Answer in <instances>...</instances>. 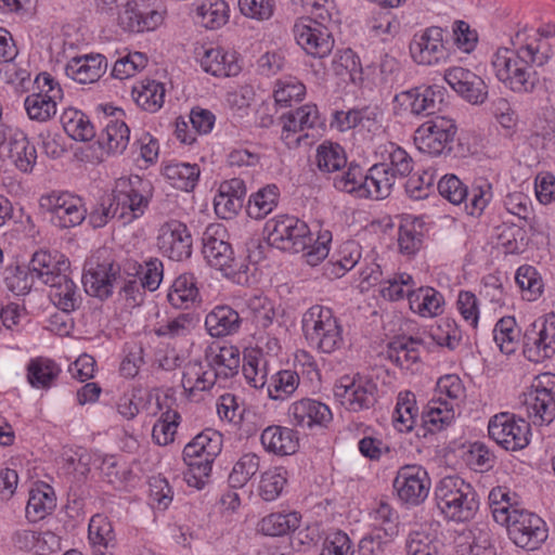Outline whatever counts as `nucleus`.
Returning a JSON list of instances; mask_svg holds the SVG:
<instances>
[{
  "mask_svg": "<svg viewBox=\"0 0 555 555\" xmlns=\"http://www.w3.org/2000/svg\"><path fill=\"white\" fill-rule=\"evenodd\" d=\"M302 331L311 347L323 353H332L344 345L343 327L333 311L313 306L302 317Z\"/></svg>",
  "mask_w": 555,
  "mask_h": 555,
  "instance_id": "4",
  "label": "nucleus"
},
{
  "mask_svg": "<svg viewBox=\"0 0 555 555\" xmlns=\"http://www.w3.org/2000/svg\"><path fill=\"white\" fill-rule=\"evenodd\" d=\"M528 417L534 425H548L555 418V399L533 387L524 395Z\"/></svg>",
  "mask_w": 555,
  "mask_h": 555,
  "instance_id": "27",
  "label": "nucleus"
},
{
  "mask_svg": "<svg viewBox=\"0 0 555 555\" xmlns=\"http://www.w3.org/2000/svg\"><path fill=\"white\" fill-rule=\"evenodd\" d=\"M333 185L340 192L354 194L359 198H367L370 191L365 189V173L357 164H350L346 171L333 177Z\"/></svg>",
  "mask_w": 555,
  "mask_h": 555,
  "instance_id": "37",
  "label": "nucleus"
},
{
  "mask_svg": "<svg viewBox=\"0 0 555 555\" xmlns=\"http://www.w3.org/2000/svg\"><path fill=\"white\" fill-rule=\"evenodd\" d=\"M500 525L506 527L509 539L522 548L535 550L547 538L544 521L524 509H513L507 521Z\"/></svg>",
  "mask_w": 555,
  "mask_h": 555,
  "instance_id": "9",
  "label": "nucleus"
},
{
  "mask_svg": "<svg viewBox=\"0 0 555 555\" xmlns=\"http://www.w3.org/2000/svg\"><path fill=\"white\" fill-rule=\"evenodd\" d=\"M41 206L51 212V222L60 229L79 225L87 214L81 199L68 193L51 194L42 198Z\"/></svg>",
  "mask_w": 555,
  "mask_h": 555,
  "instance_id": "17",
  "label": "nucleus"
},
{
  "mask_svg": "<svg viewBox=\"0 0 555 555\" xmlns=\"http://www.w3.org/2000/svg\"><path fill=\"white\" fill-rule=\"evenodd\" d=\"M55 506L53 492L33 490L26 505V517L29 521L36 522L49 515Z\"/></svg>",
  "mask_w": 555,
  "mask_h": 555,
  "instance_id": "48",
  "label": "nucleus"
},
{
  "mask_svg": "<svg viewBox=\"0 0 555 555\" xmlns=\"http://www.w3.org/2000/svg\"><path fill=\"white\" fill-rule=\"evenodd\" d=\"M360 247L356 242H347L339 250V257L335 262L326 264V273L339 278L346 271L351 270L360 260Z\"/></svg>",
  "mask_w": 555,
  "mask_h": 555,
  "instance_id": "57",
  "label": "nucleus"
},
{
  "mask_svg": "<svg viewBox=\"0 0 555 555\" xmlns=\"http://www.w3.org/2000/svg\"><path fill=\"white\" fill-rule=\"evenodd\" d=\"M396 177L388 171L386 165L375 164L365 173V189L370 191L367 197L384 199L391 193Z\"/></svg>",
  "mask_w": 555,
  "mask_h": 555,
  "instance_id": "32",
  "label": "nucleus"
},
{
  "mask_svg": "<svg viewBox=\"0 0 555 555\" xmlns=\"http://www.w3.org/2000/svg\"><path fill=\"white\" fill-rule=\"evenodd\" d=\"M286 472L282 467H273L262 473L259 483V495L268 502L274 501L282 493L286 483Z\"/></svg>",
  "mask_w": 555,
  "mask_h": 555,
  "instance_id": "53",
  "label": "nucleus"
},
{
  "mask_svg": "<svg viewBox=\"0 0 555 555\" xmlns=\"http://www.w3.org/2000/svg\"><path fill=\"white\" fill-rule=\"evenodd\" d=\"M259 456L246 453L234 464L229 475V485L233 489L243 488L259 470Z\"/></svg>",
  "mask_w": 555,
  "mask_h": 555,
  "instance_id": "47",
  "label": "nucleus"
},
{
  "mask_svg": "<svg viewBox=\"0 0 555 555\" xmlns=\"http://www.w3.org/2000/svg\"><path fill=\"white\" fill-rule=\"evenodd\" d=\"M519 337V331L516 328V321L513 317L501 318L493 328V339L500 347V350L506 354L515 351Z\"/></svg>",
  "mask_w": 555,
  "mask_h": 555,
  "instance_id": "50",
  "label": "nucleus"
},
{
  "mask_svg": "<svg viewBox=\"0 0 555 555\" xmlns=\"http://www.w3.org/2000/svg\"><path fill=\"white\" fill-rule=\"evenodd\" d=\"M158 247L170 259L181 261L192 254V236L185 223L170 219L158 231Z\"/></svg>",
  "mask_w": 555,
  "mask_h": 555,
  "instance_id": "18",
  "label": "nucleus"
},
{
  "mask_svg": "<svg viewBox=\"0 0 555 555\" xmlns=\"http://www.w3.org/2000/svg\"><path fill=\"white\" fill-rule=\"evenodd\" d=\"M307 16L315 24L333 29L340 23V13L336 8L334 0H302Z\"/></svg>",
  "mask_w": 555,
  "mask_h": 555,
  "instance_id": "40",
  "label": "nucleus"
},
{
  "mask_svg": "<svg viewBox=\"0 0 555 555\" xmlns=\"http://www.w3.org/2000/svg\"><path fill=\"white\" fill-rule=\"evenodd\" d=\"M442 91L438 87H416L395 96V102L413 115H434L440 109Z\"/></svg>",
  "mask_w": 555,
  "mask_h": 555,
  "instance_id": "20",
  "label": "nucleus"
},
{
  "mask_svg": "<svg viewBox=\"0 0 555 555\" xmlns=\"http://www.w3.org/2000/svg\"><path fill=\"white\" fill-rule=\"evenodd\" d=\"M130 183L131 180L120 179L116 190L100 197L89 215V222L93 228H103L115 217L122 225L135 219L134 211L139 208V202H134L135 191L128 190Z\"/></svg>",
  "mask_w": 555,
  "mask_h": 555,
  "instance_id": "5",
  "label": "nucleus"
},
{
  "mask_svg": "<svg viewBox=\"0 0 555 555\" xmlns=\"http://www.w3.org/2000/svg\"><path fill=\"white\" fill-rule=\"evenodd\" d=\"M165 87L162 82L151 79L141 81V109L154 113L164 104Z\"/></svg>",
  "mask_w": 555,
  "mask_h": 555,
  "instance_id": "59",
  "label": "nucleus"
},
{
  "mask_svg": "<svg viewBox=\"0 0 555 555\" xmlns=\"http://www.w3.org/2000/svg\"><path fill=\"white\" fill-rule=\"evenodd\" d=\"M242 319L237 311L230 306L214 308L205 319V326L212 337H223L237 333Z\"/></svg>",
  "mask_w": 555,
  "mask_h": 555,
  "instance_id": "26",
  "label": "nucleus"
},
{
  "mask_svg": "<svg viewBox=\"0 0 555 555\" xmlns=\"http://www.w3.org/2000/svg\"><path fill=\"white\" fill-rule=\"evenodd\" d=\"M222 450V435L205 429L196 435L183 449V461L188 466L184 480L189 486L202 489L210 476L215 459Z\"/></svg>",
  "mask_w": 555,
  "mask_h": 555,
  "instance_id": "3",
  "label": "nucleus"
},
{
  "mask_svg": "<svg viewBox=\"0 0 555 555\" xmlns=\"http://www.w3.org/2000/svg\"><path fill=\"white\" fill-rule=\"evenodd\" d=\"M164 279V264L158 258L151 257L141 264V287L155 292Z\"/></svg>",
  "mask_w": 555,
  "mask_h": 555,
  "instance_id": "64",
  "label": "nucleus"
},
{
  "mask_svg": "<svg viewBox=\"0 0 555 555\" xmlns=\"http://www.w3.org/2000/svg\"><path fill=\"white\" fill-rule=\"evenodd\" d=\"M147 487L151 507L162 512L166 511L173 500V490L168 480L160 475L152 476L147 479Z\"/></svg>",
  "mask_w": 555,
  "mask_h": 555,
  "instance_id": "46",
  "label": "nucleus"
},
{
  "mask_svg": "<svg viewBox=\"0 0 555 555\" xmlns=\"http://www.w3.org/2000/svg\"><path fill=\"white\" fill-rule=\"evenodd\" d=\"M260 440L266 451L281 456L294 454L299 448L297 433L292 428L278 425L263 429Z\"/></svg>",
  "mask_w": 555,
  "mask_h": 555,
  "instance_id": "23",
  "label": "nucleus"
},
{
  "mask_svg": "<svg viewBox=\"0 0 555 555\" xmlns=\"http://www.w3.org/2000/svg\"><path fill=\"white\" fill-rule=\"evenodd\" d=\"M418 344L420 340L413 337L393 341L389 345L388 358L400 367L409 369V364L420 359Z\"/></svg>",
  "mask_w": 555,
  "mask_h": 555,
  "instance_id": "49",
  "label": "nucleus"
},
{
  "mask_svg": "<svg viewBox=\"0 0 555 555\" xmlns=\"http://www.w3.org/2000/svg\"><path fill=\"white\" fill-rule=\"evenodd\" d=\"M196 16L205 28H218L228 21V4L223 0H206L196 8Z\"/></svg>",
  "mask_w": 555,
  "mask_h": 555,
  "instance_id": "45",
  "label": "nucleus"
},
{
  "mask_svg": "<svg viewBox=\"0 0 555 555\" xmlns=\"http://www.w3.org/2000/svg\"><path fill=\"white\" fill-rule=\"evenodd\" d=\"M385 152L388 157L385 162L379 164L386 165L388 167V171H391L396 178H403L412 172L413 160L403 149L393 143H389L385 146Z\"/></svg>",
  "mask_w": 555,
  "mask_h": 555,
  "instance_id": "56",
  "label": "nucleus"
},
{
  "mask_svg": "<svg viewBox=\"0 0 555 555\" xmlns=\"http://www.w3.org/2000/svg\"><path fill=\"white\" fill-rule=\"evenodd\" d=\"M315 162L321 172L335 173L346 167L347 157L339 144L323 142L317 149Z\"/></svg>",
  "mask_w": 555,
  "mask_h": 555,
  "instance_id": "41",
  "label": "nucleus"
},
{
  "mask_svg": "<svg viewBox=\"0 0 555 555\" xmlns=\"http://www.w3.org/2000/svg\"><path fill=\"white\" fill-rule=\"evenodd\" d=\"M246 307L258 326L263 328L272 324L275 317L271 301L262 295H254L246 300Z\"/></svg>",
  "mask_w": 555,
  "mask_h": 555,
  "instance_id": "61",
  "label": "nucleus"
},
{
  "mask_svg": "<svg viewBox=\"0 0 555 555\" xmlns=\"http://www.w3.org/2000/svg\"><path fill=\"white\" fill-rule=\"evenodd\" d=\"M202 68L212 76L230 77L240 72V66L233 54L224 52L220 48H210L201 57Z\"/></svg>",
  "mask_w": 555,
  "mask_h": 555,
  "instance_id": "28",
  "label": "nucleus"
},
{
  "mask_svg": "<svg viewBox=\"0 0 555 555\" xmlns=\"http://www.w3.org/2000/svg\"><path fill=\"white\" fill-rule=\"evenodd\" d=\"M64 131L74 140L87 142L95 137L94 126L86 114L76 108H66L61 115Z\"/></svg>",
  "mask_w": 555,
  "mask_h": 555,
  "instance_id": "31",
  "label": "nucleus"
},
{
  "mask_svg": "<svg viewBox=\"0 0 555 555\" xmlns=\"http://www.w3.org/2000/svg\"><path fill=\"white\" fill-rule=\"evenodd\" d=\"M548 47L527 44L517 51L500 48L492 59L495 77L517 93L532 92L539 81L533 66H543L551 59Z\"/></svg>",
  "mask_w": 555,
  "mask_h": 555,
  "instance_id": "1",
  "label": "nucleus"
},
{
  "mask_svg": "<svg viewBox=\"0 0 555 555\" xmlns=\"http://www.w3.org/2000/svg\"><path fill=\"white\" fill-rule=\"evenodd\" d=\"M129 128L124 121L111 120L99 135L98 142L107 152H122L129 141Z\"/></svg>",
  "mask_w": 555,
  "mask_h": 555,
  "instance_id": "43",
  "label": "nucleus"
},
{
  "mask_svg": "<svg viewBox=\"0 0 555 555\" xmlns=\"http://www.w3.org/2000/svg\"><path fill=\"white\" fill-rule=\"evenodd\" d=\"M457 127L452 118L435 116L423 122L414 133L417 149L429 155L450 154L453 150Z\"/></svg>",
  "mask_w": 555,
  "mask_h": 555,
  "instance_id": "7",
  "label": "nucleus"
},
{
  "mask_svg": "<svg viewBox=\"0 0 555 555\" xmlns=\"http://www.w3.org/2000/svg\"><path fill=\"white\" fill-rule=\"evenodd\" d=\"M61 370L53 361L36 358L27 365V380L37 389H49L59 376Z\"/></svg>",
  "mask_w": 555,
  "mask_h": 555,
  "instance_id": "34",
  "label": "nucleus"
},
{
  "mask_svg": "<svg viewBox=\"0 0 555 555\" xmlns=\"http://www.w3.org/2000/svg\"><path fill=\"white\" fill-rule=\"evenodd\" d=\"M440 195L453 205L462 204L468 196L467 186L454 175H447L438 182Z\"/></svg>",
  "mask_w": 555,
  "mask_h": 555,
  "instance_id": "62",
  "label": "nucleus"
},
{
  "mask_svg": "<svg viewBox=\"0 0 555 555\" xmlns=\"http://www.w3.org/2000/svg\"><path fill=\"white\" fill-rule=\"evenodd\" d=\"M298 385V374L292 370H283L270 377L267 383V391L273 400H285L295 392Z\"/></svg>",
  "mask_w": 555,
  "mask_h": 555,
  "instance_id": "44",
  "label": "nucleus"
},
{
  "mask_svg": "<svg viewBox=\"0 0 555 555\" xmlns=\"http://www.w3.org/2000/svg\"><path fill=\"white\" fill-rule=\"evenodd\" d=\"M413 403H415L414 393L410 391L399 393L396 409L392 415L395 427L399 431L403 433L413 429L415 420L408 413V409H412Z\"/></svg>",
  "mask_w": 555,
  "mask_h": 555,
  "instance_id": "60",
  "label": "nucleus"
},
{
  "mask_svg": "<svg viewBox=\"0 0 555 555\" xmlns=\"http://www.w3.org/2000/svg\"><path fill=\"white\" fill-rule=\"evenodd\" d=\"M280 192L275 184H268L254 193L247 203V215L256 220L267 217L278 205Z\"/></svg>",
  "mask_w": 555,
  "mask_h": 555,
  "instance_id": "35",
  "label": "nucleus"
},
{
  "mask_svg": "<svg viewBox=\"0 0 555 555\" xmlns=\"http://www.w3.org/2000/svg\"><path fill=\"white\" fill-rule=\"evenodd\" d=\"M454 420L453 404L439 397L431 400L422 413V423L430 431H439Z\"/></svg>",
  "mask_w": 555,
  "mask_h": 555,
  "instance_id": "33",
  "label": "nucleus"
},
{
  "mask_svg": "<svg viewBox=\"0 0 555 555\" xmlns=\"http://www.w3.org/2000/svg\"><path fill=\"white\" fill-rule=\"evenodd\" d=\"M489 437L506 451H519L529 444L530 425L515 414L502 412L488 423Z\"/></svg>",
  "mask_w": 555,
  "mask_h": 555,
  "instance_id": "8",
  "label": "nucleus"
},
{
  "mask_svg": "<svg viewBox=\"0 0 555 555\" xmlns=\"http://www.w3.org/2000/svg\"><path fill=\"white\" fill-rule=\"evenodd\" d=\"M9 157L22 172H30L36 165L37 151L23 132H17L9 140Z\"/></svg>",
  "mask_w": 555,
  "mask_h": 555,
  "instance_id": "29",
  "label": "nucleus"
},
{
  "mask_svg": "<svg viewBox=\"0 0 555 555\" xmlns=\"http://www.w3.org/2000/svg\"><path fill=\"white\" fill-rule=\"evenodd\" d=\"M281 119L283 121L282 135L285 139L288 137L284 135L285 133L305 131L315 128L320 124L319 111L314 104L302 105L294 112L284 114Z\"/></svg>",
  "mask_w": 555,
  "mask_h": 555,
  "instance_id": "30",
  "label": "nucleus"
},
{
  "mask_svg": "<svg viewBox=\"0 0 555 555\" xmlns=\"http://www.w3.org/2000/svg\"><path fill=\"white\" fill-rule=\"evenodd\" d=\"M467 489L474 488L459 476H447L442 478L435 489L437 506L440 507L446 503H451L453 498L455 499L456 496L466 494Z\"/></svg>",
  "mask_w": 555,
  "mask_h": 555,
  "instance_id": "51",
  "label": "nucleus"
},
{
  "mask_svg": "<svg viewBox=\"0 0 555 555\" xmlns=\"http://www.w3.org/2000/svg\"><path fill=\"white\" fill-rule=\"evenodd\" d=\"M413 60L421 65H437L444 63L449 56L443 43V30L431 26L416 34L410 43Z\"/></svg>",
  "mask_w": 555,
  "mask_h": 555,
  "instance_id": "16",
  "label": "nucleus"
},
{
  "mask_svg": "<svg viewBox=\"0 0 555 555\" xmlns=\"http://www.w3.org/2000/svg\"><path fill=\"white\" fill-rule=\"evenodd\" d=\"M180 415L177 411L167 410L162 413L152 429V438L158 446H167L173 441Z\"/></svg>",
  "mask_w": 555,
  "mask_h": 555,
  "instance_id": "55",
  "label": "nucleus"
},
{
  "mask_svg": "<svg viewBox=\"0 0 555 555\" xmlns=\"http://www.w3.org/2000/svg\"><path fill=\"white\" fill-rule=\"evenodd\" d=\"M377 386L364 376H343L335 386V396L345 409L351 412L369 410L376 403Z\"/></svg>",
  "mask_w": 555,
  "mask_h": 555,
  "instance_id": "12",
  "label": "nucleus"
},
{
  "mask_svg": "<svg viewBox=\"0 0 555 555\" xmlns=\"http://www.w3.org/2000/svg\"><path fill=\"white\" fill-rule=\"evenodd\" d=\"M36 278L29 270V264L27 267L10 266L4 272L7 286L16 295L28 294L34 286Z\"/></svg>",
  "mask_w": 555,
  "mask_h": 555,
  "instance_id": "54",
  "label": "nucleus"
},
{
  "mask_svg": "<svg viewBox=\"0 0 555 555\" xmlns=\"http://www.w3.org/2000/svg\"><path fill=\"white\" fill-rule=\"evenodd\" d=\"M288 415L292 424L301 428L325 426L332 421V412L328 406L312 399H302L294 402L289 406Z\"/></svg>",
  "mask_w": 555,
  "mask_h": 555,
  "instance_id": "21",
  "label": "nucleus"
},
{
  "mask_svg": "<svg viewBox=\"0 0 555 555\" xmlns=\"http://www.w3.org/2000/svg\"><path fill=\"white\" fill-rule=\"evenodd\" d=\"M207 360L209 366L221 374L222 379H228L238 373L240 350L235 346H222L217 353L207 354Z\"/></svg>",
  "mask_w": 555,
  "mask_h": 555,
  "instance_id": "42",
  "label": "nucleus"
},
{
  "mask_svg": "<svg viewBox=\"0 0 555 555\" xmlns=\"http://www.w3.org/2000/svg\"><path fill=\"white\" fill-rule=\"evenodd\" d=\"M107 69L106 57L102 54H85L73 57L65 66L68 78L79 83L98 81Z\"/></svg>",
  "mask_w": 555,
  "mask_h": 555,
  "instance_id": "22",
  "label": "nucleus"
},
{
  "mask_svg": "<svg viewBox=\"0 0 555 555\" xmlns=\"http://www.w3.org/2000/svg\"><path fill=\"white\" fill-rule=\"evenodd\" d=\"M268 244L281 250L300 253L313 241L307 223L294 216H280L269 220L264 228Z\"/></svg>",
  "mask_w": 555,
  "mask_h": 555,
  "instance_id": "6",
  "label": "nucleus"
},
{
  "mask_svg": "<svg viewBox=\"0 0 555 555\" xmlns=\"http://www.w3.org/2000/svg\"><path fill=\"white\" fill-rule=\"evenodd\" d=\"M410 309L423 318H433L442 312L443 296L433 287L421 286L406 291Z\"/></svg>",
  "mask_w": 555,
  "mask_h": 555,
  "instance_id": "24",
  "label": "nucleus"
},
{
  "mask_svg": "<svg viewBox=\"0 0 555 555\" xmlns=\"http://www.w3.org/2000/svg\"><path fill=\"white\" fill-rule=\"evenodd\" d=\"M524 352L528 360L541 362L555 353V315L532 324L525 335Z\"/></svg>",
  "mask_w": 555,
  "mask_h": 555,
  "instance_id": "19",
  "label": "nucleus"
},
{
  "mask_svg": "<svg viewBox=\"0 0 555 555\" xmlns=\"http://www.w3.org/2000/svg\"><path fill=\"white\" fill-rule=\"evenodd\" d=\"M274 90V100L282 106H287L292 101H300L306 93L304 83L295 78L280 80Z\"/></svg>",
  "mask_w": 555,
  "mask_h": 555,
  "instance_id": "63",
  "label": "nucleus"
},
{
  "mask_svg": "<svg viewBox=\"0 0 555 555\" xmlns=\"http://www.w3.org/2000/svg\"><path fill=\"white\" fill-rule=\"evenodd\" d=\"M199 173L196 164L173 163L164 167V176L171 181L172 186L186 192L195 188Z\"/></svg>",
  "mask_w": 555,
  "mask_h": 555,
  "instance_id": "39",
  "label": "nucleus"
},
{
  "mask_svg": "<svg viewBox=\"0 0 555 555\" xmlns=\"http://www.w3.org/2000/svg\"><path fill=\"white\" fill-rule=\"evenodd\" d=\"M393 488L402 502L416 506L428 496L430 479L422 466L405 465L398 470Z\"/></svg>",
  "mask_w": 555,
  "mask_h": 555,
  "instance_id": "15",
  "label": "nucleus"
},
{
  "mask_svg": "<svg viewBox=\"0 0 555 555\" xmlns=\"http://www.w3.org/2000/svg\"><path fill=\"white\" fill-rule=\"evenodd\" d=\"M119 266L113 261H99L98 257L90 258L85 266L82 284L88 295L101 300L108 298L113 293V287L120 276H117Z\"/></svg>",
  "mask_w": 555,
  "mask_h": 555,
  "instance_id": "14",
  "label": "nucleus"
},
{
  "mask_svg": "<svg viewBox=\"0 0 555 555\" xmlns=\"http://www.w3.org/2000/svg\"><path fill=\"white\" fill-rule=\"evenodd\" d=\"M69 267V261L63 255L46 249L35 251L29 260L33 275L51 287L53 304L65 312L74 311L79 302L76 285L68 276Z\"/></svg>",
  "mask_w": 555,
  "mask_h": 555,
  "instance_id": "2",
  "label": "nucleus"
},
{
  "mask_svg": "<svg viewBox=\"0 0 555 555\" xmlns=\"http://www.w3.org/2000/svg\"><path fill=\"white\" fill-rule=\"evenodd\" d=\"M299 525L300 515L296 512L272 513L259 521L258 531L264 535L279 537L295 531Z\"/></svg>",
  "mask_w": 555,
  "mask_h": 555,
  "instance_id": "36",
  "label": "nucleus"
},
{
  "mask_svg": "<svg viewBox=\"0 0 555 555\" xmlns=\"http://www.w3.org/2000/svg\"><path fill=\"white\" fill-rule=\"evenodd\" d=\"M489 505L492 516L498 524L507 521L508 515L515 507L511 492L505 487H495L489 493Z\"/></svg>",
  "mask_w": 555,
  "mask_h": 555,
  "instance_id": "58",
  "label": "nucleus"
},
{
  "mask_svg": "<svg viewBox=\"0 0 555 555\" xmlns=\"http://www.w3.org/2000/svg\"><path fill=\"white\" fill-rule=\"evenodd\" d=\"M166 15L167 8L162 0H141V33L157 30Z\"/></svg>",
  "mask_w": 555,
  "mask_h": 555,
  "instance_id": "52",
  "label": "nucleus"
},
{
  "mask_svg": "<svg viewBox=\"0 0 555 555\" xmlns=\"http://www.w3.org/2000/svg\"><path fill=\"white\" fill-rule=\"evenodd\" d=\"M479 502L474 489H467L466 494L453 498L451 503H446L439 509L447 518L454 521H467L472 519L478 511Z\"/></svg>",
  "mask_w": 555,
  "mask_h": 555,
  "instance_id": "38",
  "label": "nucleus"
},
{
  "mask_svg": "<svg viewBox=\"0 0 555 555\" xmlns=\"http://www.w3.org/2000/svg\"><path fill=\"white\" fill-rule=\"evenodd\" d=\"M332 30L315 24L308 17H300L293 27L297 44L308 55L319 59L327 56L334 48Z\"/></svg>",
  "mask_w": 555,
  "mask_h": 555,
  "instance_id": "13",
  "label": "nucleus"
},
{
  "mask_svg": "<svg viewBox=\"0 0 555 555\" xmlns=\"http://www.w3.org/2000/svg\"><path fill=\"white\" fill-rule=\"evenodd\" d=\"M203 256L207 263L230 275L236 271V259L231 244L227 241V230L221 224H210L203 233Z\"/></svg>",
  "mask_w": 555,
  "mask_h": 555,
  "instance_id": "11",
  "label": "nucleus"
},
{
  "mask_svg": "<svg viewBox=\"0 0 555 555\" xmlns=\"http://www.w3.org/2000/svg\"><path fill=\"white\" fill-rule=\"evenodd\" d=\"M35 83L38 92L25 99V109L30 119L43 122L55 115L57 101L63 99V90L48 73L39 74Z\"/></svg>",
  "mask_w": 555,
  "mask_h": 555,
  "instance_id": "10",
  "label": "nucleus"
},
{
  "mask_svg": "<svg viewBox=\"0 0 555 555\" xmlns=\"http://www.w3.org/2000/svg\"><path fill=\"white\" fill-rule=\"evenodd\" d=\"M168 302L177 309H190L201 301L196 279L191 273L179 275L167 293Z\"/></svg>",
  "mask_w": 555,
  "mask_h": 555,
  "instance_id": "25",
  "label": "nucleus"
}]
</instances>
